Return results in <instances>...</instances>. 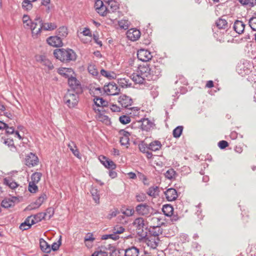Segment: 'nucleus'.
I'll return each mask as SVG.
<instances>
[{"instance_id":"nucleus-21","label":"nucleus","mask_w":256,"mask_h":256,"mask_svg":"<svg viewBox=\"0 0 256 256\" xmlns=\"http://www.w3.org/2000/svg\"><path fill=\"white\" fill-rule=\"evenodd\" d=\"M140 251L135 246H132L125 250L124 256H140Z\"/></svg>"},{"instance_id":"nucleus-26","label":"nucleus","mask_w":256,"mask_h":256,"mask_svg":"<svg viewBox=\"0 0 256 256\" xmlns=\"http://www.w3.org/2000/svg\"><path fill=\"white\" fill-rule=\"evenodd\" d=\"M109 6L108 8L109 12H114L119 8V4L115 0H110V2H106Z\"/></svg>"},{"instance_id":"nucleus-27","label":"nucleus","mask_w":256,"mask_h":256,"mask_svg":"<svg viewBox=\"0 0 256 256\" xmlns=\"http://www.w3.org/2000/svg\"><path fill=\"white\" fill-rule=\"evenodd\" d=\"M159 190L157 186H150L146 191V194L150 196L156 198L158 195Z\"/></svg>"},{"instance_id":"nucleus-42","label":"nucleus","mask_w":256,"mask_h":256,"mask_svg":"<svg viewBox=\"0 0 256 256\" xmlns=\"http://www.w3.org/2000/svg\"><path fill=\"white\" fill-rule=\"evenodd\" d=\"M22 22L24 24H25L26 26H28L30 28L31 23L37 22V21H34H34H32L30 19L29 16L26 14L24 15V16L22 17Z\"/></svg>"},{"instance_id":"nucleus-29","label":"nucleus","mask_w":256,"mask_h":256,"mask_svg":"<svg viewBox=\"0 0 256 256\" xmlns=\"http://www.w3.org/2000/svg\"><path fill=\"white\" fill-rule=\"evenodd\" d=\"M164 214L167 216H170L172 215L174 212V208L170 204H164L162 208Z\"/></svg>"},{"instance_id":"nucleus-64","label":"nucleus","mask_w":256,"mask_h":256,"mask_svg":"<svg viewBox=\"0 0 256 256\" xmlns=\"http://www.w3.org/2000/svg\"><path fill=\"white\" fill-rule=\"evenodd\" d=\"M110 108L114 112H119L120 111V108L116 104H112L110 106Z\"/></svg>"},{"instance_id":"nucleus-15","label":"nucleus","mask_w":256,"mask_h":256,"mask_svg":"<svg viewBox=\"0 0 256 256\" xmlns=\"http://www.w3.org/2000/svg\"><path fill=\"white\" fill-rule=\"evenodd\" d=\"M100 160L102 164L107 168L114 170L116 168V164L112 160L106 158V156L100 157Z\"/></svg>"},{"instance_id":"nucleus-47","label":"nucleus","mask_w":256,"mask_h":256,"mask_svg":"<svg viewBox=\"0 0 256 256\" xmlns=\"http://www.w3.org/2000/svg\"><path fill=\"white\" fill-rule=\"evenodd\" d=\"M176 174V173L174 170L172 168H170L166 172L164 175L166 178L171 180L174 178Z\"/></svg>"},{"instance_id":"nucleus-1","label":"nucleus","mask_w":256,"mask_h":256,"mask_svg":"<svg viewBox=\"0 0 256 256\" xmlns=\"http://www.w3.org/2000/svg\"><path fill=\"white\" fill-rule=\"evenodd\" d=\"M162 69L160 65L144 64L138 67L136 72L131 76V79L136 84H144L145 80H155L161 76Z\"/></svg>"},{"instance_id":"nucleus-6","label":"nucleus","mask_w":256,"mask_h":256,"mask_svg":"<svg viewBox=\"0 0 256 256\" xmlns=\"http://www.w3.org/2000/svg\"><path fill=\"white\" fill-rule=\"evenodd\" d=\"M153 123L148 118H144L132 124V127H140L142 130L149 131L153 126Z\"/></svg>"},{"instance_id":"nucleus-16","label":"nucleus","mask_w":256,"mask_h":256,"mask_svg":"<svg viewBox=\"0 0 256 256\" xmlns=\"http://www.w3.org/2000/svg\"><path fill=\"white\" fill-rule=\"evenodd\" d=\"M164 194L167 200L170 202L176 200L178 197L177 192L175 189L172 188L167 190L164 192Z\"/></svg>"},{"instance_id":"nucleus-12","label":"nucleus","mask_w":256,"mask_h":256,"mask_svg":"<svg viewBox=\"0 0 256 256\" xmlns=\"http://www.w3.org/2000/svg\"><path fill=\"white\" fill-rule=\"evenodd\" d=\"M160 225L161 223H158L156 226H154L153 230L151 232L152 236H154V244L151 245V246L154 248H155L158 246L159 241L158 236L162 233V230L160 228Z\"/></svg>"},{"instance_id":"nucleus-54","label":"nucleus","mask_w":256,"mask_h":256,"mask_svg":"<svg viewBox=\"0 0 256 256\" xmlns=\"http://www.w3.org/2000/svg\"><path fill=\"white\" fill-rule=\"evenodd\" d=\"M71 70L70 69L67 68H62L58 70V73L65 76L66 78H68L69 76L68 74V72H70Z\"/></svg>"},{"instance_id":"nucleus-60","label":"nucleus","mask_w":256,"mask_h":256,"mask_svg":"<svg viewBox=\"0 0 256 256\" xmlns=\"http://www.w3.org/2000/svg\"><path fill=\"white\" fill-rule=\"evenodd\" d=\"M228 145V142L226 140H221L218 144V146L221 149H224Z\"/></svg>"},{"instance_id":"nucleus-55","label":"nucleus","mask_w":256,"mask_h":256,"mask_svg":"<svg viewBox=\"0 0 256 256\" xmlns=\"http://www.w3.org/2000/svg\"><path fill=\"white\" fill-rule=\"evenodd\" d=\"M119 26L124 30L128 28V22L126 20H121L118 22Z\"/></svg>"},{"instance_id":"nucleus-18","label":"nucleus","mask_w":256,"mask_h":256,"mask_svg":"<svg viewBox=\"0 0 256 256\" xmlns=\"http://www.w3.org/2000/svg\"><path fill=\"white\" fill-rule=\"evenodd\" d=\"M36 60L42 65L48 67V70H52L54 68L53 64L45 56L40 55L37 57Z\"/></svg>"},{"instance_id":"nucleus-43","label":"nucleus","mask_w":256,"mask_h":256,"mask_svg":"<svg viewBox=\"0 0 256 256\" xmlns=\"http://www.w3.org/2000/svg\"><path fill=\"white\" fill-rule=\"evenodd\" d=\"M22 7L26 10H30L32 8V4L30 0H24L22 2Z\"/></svg>"},{"instance_id":"nucleus-9","label":"nucleus","mask_w":256,"mask_h":256,"mask_svg":"<svg viewBox=\"0 0 256 256\" xmlns=\"http://www.w3.org/2000/svg\"><path fill=\"white\" fill-rule=\"evenodd\" d=\"M46 199L47 196L44 192L40 195L35 202L28 206L26 209L28 210L36 209L39 208Z\"/></svg>"},{"instance_id":"nucleus-10","label":"nucleus","mask_w":256,"mask_h":256,"mask_svg":"<svg viewBox=\"0 0 256 256\" xmlns=\"http://www.w3.org/2000/svg\"><path fill=\"white\" fill-rule=\"evenodd\" d=\"M118 102L123 108H128L130 110L134 109L136 108L134 107H130L132 105L133 101L132 100L130 97L126 95L120 96L118 98Z\"/></svg>"},{"instance_id":"nucleus-59","label":"nucleus","mask_w":256,"mask_h":256,"mask_svg":"<svg viewBox=\"0 0 256 256\" xmlns=\"http://www.w3.org/2000/svg\"><path fill=\"white\" fill-rule=\"evenodd\" d=\"M129 138L122 136L120 138V144L122 146H126L129 144Z\"/></svg>"},{"instance_id":"nucleus-40","label":"nucleus","mask_w":256,"mask_h":256,"mask_svg":"<svg viewBox=\"0 0 256 256\" xmlns=\"http://www.w3.org/2000/svg\"><path fill=\"white\" fill-rule=\"evenodd\" d=\"M46 218L45 214L44 212H40L37 214H36L32 216V219H34V224L39 222H40L42 220Z\"/></svg>"},{"instance_id":"nucleus-36","label":"nucleus","mask_w":256,"mask_h":256,"mask_svg":"<svg viewBox=\"0 0 256 256\" xmlns=\"http://www.w3.org/2000/svg\"><path fill=\"white\" fill-rule=\"evenodd\" d=\"M147 219L148 222H150L153 228L154 226H156L158 223H161V224H164L163 222H161L162 219L160 218L150 216Z\"/></svg>"},{"instance_id":"nucleus-7","label":"nucleus","mask_w":256,"mask_h":256,"mask_svg":"<svg viewBox=\"0 0 256 256\" xmlns=\"http://www.w3.org/2000/svg\"><path fill=\"white\" fill-rule=\"evenodd\" d=\"M68 84L72 88V92L77 94H80L82 92V88L80 82L74 76H71L68 78Z\"/></svg>"},{"instance_id":"nucleus-11","label":"nucleus","mask_w":256,"mask_h":256,"mask_svg":"<svg viewBox=\"0 0 256 256\" xmlns=\"http://www.w3.org/2000/svg\"><path fill=\"white\" fill-rule=\"evenodd\" d=\"M137 57L139 60L146 62L151 60L152 56L149 50L145 49H140L137 52Z\"/></svg>"},{"instance_id":"nucleus-63","label":"nucleus","mask_w":256,"mask_h":256,"mask_svg":"<svg viewBox=\"0 0 256 256\" xmlns=\"http://www.w3.org/2000/svg\"><path fill=\"white\" fill-rule=\"evenodd\" d=\"M139 148L140 152L146 153V149H148V146L144 144H141L139 145Z\"/></svg>"},{"instance_id":"nucleus-53","label":"nucleus","mask_w":256,"mask_h":256,"mask_svg":"<svg viewBox=\"0 0 256 256\" xmlns=\"http://www.w3.org/2000/svg\"><path fill=\"white\" fill-rule=\"evenodd\" d=\"M248 24L252 30L256 31V17L251 18L249 20Z\"/></svg>"},{"instance_id":"nucleus-32","label":"nucleus","mask_w":256,"mask_h":256,"mask_svg":"<svg viewBox=\"0 0 256 256\" xmlns=\"http://www.w3.org/2000/svg\"><path fill=\"white\" fill-rule=\"evenodd\" d=\"M100 74L102 76H104L110 80L114 79L116 78V74L114 72H108V71L105 70L104 69H102L100 70Z\"/></svg>"},{"instance_id":"nucleus-13","label":"nucleus","mask_w":256,"mask_h":256,"mask_svg":"<svg viewBox=\"0 0 256 256\" xmlns=\"http://www.w3.org/2000/svg\"><path fill=\"white\" fill-rule=\"evenodd\" d=\"M38 158L34 154L30 152L26 158V164L28 167L34 166L38 164Z\"/></svg>"},{"instance_id":"nucleus-51","label":"nucleus","mask_w":256,"mask_h":256,"mask_svg":"<svg viewBox=\"0 0 256 256\" xmlns=\"http://www.w3.org/2000/svg\"><path fill=\"white\" fill-rule=\"evenodd\" d=\"M2 142L8 147H14V142L12 139L2 138Z\"/></svg>"},{"instance_id":"nucleus-8","label":"nucleus","mask_w":256,"mask_h":256,"mask_svg":"<svg viewBox=\"0 0 256 256\" xmlns=\"http://www.w3.org/2000/svg\"><path fill=\"white\" fill-rule=\"evenodd\" d=\"M104 90L108 95L115 96L119 94L120 90L115 83L110 82L104 86Z\"/></svg>"},{"instance_id":"nucleus-22","label":"nucleus","mask_w":256,"mask_h":256,"mask_svg":"<svg viewBox=\"0 0 256 256\" xmlns=\"http://www.w3.org/2000/svg\"><path fill=\"white\" fill-rule=\"evenodd\" d=\"M133 224L138 230L142 231L145 226L144 218L142 217L136 218L134 220Z\"/></svg>"},{"instance_id":"nucleus-48","label":"nucleus","mask_w":256,"mask_h":256,"mask_svg":"<svg viewBox=\"0 0 256 256\" xmlns=\"http://www.w3.org/2000/svg\"><path fill=\"white\" fill-rule=\"evenodd\" d=\"M36 183L30 182L28 184V190L32 193H35L38 191V188Z\"/></svg>"},{"instance_id":"nucleus-30","label":"nucleus","mask_w":256,"mask_h":256,"mask_svg":"<svg viewBox=\"0 0 256 256\" xmlns=\"http://www.w3.org/2000/svg\"><path fill=\"white\" fill-rule=\"evenodd\" d=\"M244 6L251 8L256 4V0H238Z\"/></svg>"},{"instance_id":"nucleus-34","label":"nucleus","mask_w":256,"mask_h":256,"mask_svg":"<svg viewBox=\"0 0 256 256\" xmlns=\"http://www.w3.org/2000/svg\"><path fill=\"white\" fill-rule=\"evenodd\" d=\"M216 24L220 29H226L228 28V22L224 19L219 18L216 20Z\"/></svg>"},{"instance_id":"nucleus-37","label":"nucleus","mask_w":256,"mask_h":256,"mask_svg":"<svg viewBox=\"0 0 256 256\" xmlns=\"http://www.w3.org/2000/svg\"><path fill=\"white\" fill-rule=\"evenodd\" d=\"M90 192L95 202L98 204L100 202V196L98 190L95 188H92Z\"/></svg>"},{"instance_id":"nucleus-56","label":"nucleus","mask_w":256,"mask_h":256,"mask_svg":"<svg viewBox=\"0 0 256 256\" xmlns=\"http://www.w3.org/2000/svg\"><path fill=\"white\" fill-rule=\"evenodd\" d=\"M124 228L122 226H116L114 228L113 232L114 234H120L124 232Z\"/></svg>"},{"instance_id":"nucleus-57","label":"nucleus","mask_w":256,"mask_h":256,"mask_svg":"<svg viewBox=\"0 0 256 256\" xmlns=\"http://www.w3.org/2000/svg\"><path fill=\"white\" fill-rule=\"evenodd\" d=\"M134 213V210L133 208H126L123 214L127 216H130Z\"/></svg>"},{"instance_id":"nucleus-19","label":"nucleus","mask_w":256,"mask_h":256,"mask_svg":"<svg viewBox=\"0 0 256 256\" xmlns=\"http://www.w3.org/2000/svg\"><path fill=\"white\" fill-rule=\"evenodd\" d=\"M128 37L132 41L136 40L140 36V32L136 29H130L128 32Z\"/></svg>"},{"instance_id":"nucleus-23","label":"nucleus","mask_w":256,"mask_h":256,"mask_svg":"<svg viewBox=\"0 0 256 256\" xmlns=\"http://www.w3.org/2000/svg\"><path fill=\"white\" fill-rule=\"evenodd\" d=\"M118 80V84L123 88L130 87L132 85L130 80L128 78H119Z\"/></svg>"},{"instance_id":"nucleus-33","label":"nucleus","mask_w":256,"mask_h":256,"mask_svg":"<svg viewBox=\"0 0 256 256\" xmlns=\"http://www.w3.org/2000/svg\"><path fill=\"white\" fill-rule=\"evenodd\" d=\"M68 34V30L66 26H61L57 30V36L61 37L62 40L64 38H66Z\"/></svg>"},{"instance_id":"nucleus-62","label":"nucleus","mask_w":256,"mask_h":256,"mask_svg":"<svg viewBox=\"0 0 256 256\" xmlns=\"http://www.w3.org/2000/svg\"><path fill=\"white\" fill-rule=\"evenodd\" d=\"M104 5L103 2L102 0H96L94 7L96 10H98Z\"/></svg>"},{"instance_id":"nucleus-35","label":"nucleus","mask_w":256,"mask_h":256,"mask_svg":"<svg viewBox=\"0 0 256 256\" xmlns=\"http://www.w3.org/2000/svg\"><path fill=\"white\" fill-rule=\"evenodd\" d=\"M4 183L12 189H14L18 186V184L16 182H14L12 178H5L4 179Z\"/></svg>"},{"instance_id":"nucleus-46","label":"nucleus","mask_w":256,"mask_h":256,"mask_svg":"<svg viewBox=\"0 0 256 256\" xmlns=\"http://www.w3.org/2000/svg\"><path fill=\"white\" fill-rule=\"evenodd\" d=\"M136 198L138 202H144L146 200V196L144 193H138L136 195Z\"/></svg>"},{"instance_id":"nucleus-39","label":"nucleus","mask_w":256,"mask_h":256,"mask_svg":"<svg viewBox=\"0 0 256 256\" xmlns=\"http://www.w3.org/2000/svg\"><path fill=\"white\" fill-rule=\"evenodd\" d=\"M42 176V174L40 172H36L32 174L30 182L37 184L40 180Z\"/></svg>"},{"instance_id":"nucleus-61","label":"nucleus","mask_w":256,"mask_h":256,"mask_svg":"<svg viewBox=\"0 0 256 256\" xmlns=\"http://www.w3.org/2000/svg\"><path fill=\"white\" fill-rule=\"evenodd\" d=\"M7 134H12L14 132V128L13 126H9L7 124L6 127L4 128Z\"/></svg>"},{"instance_id":"nucleus-31","label":"nucleus","mask_w":256,"mask_h":256,"mask_svg":"<svg viewBox=\"0 0 256 256\" xmlns=\"http://www.w3.org/2000/svg\"><path fill=\"white\" fill-rule=\"evenodd\" d=\"M68 146L70 148V151L72 152V154H74V156H75L76 157L78 158H80V152L77 148L76 144L74 142H72L70 144H69L68 145Z\"/></svg>"},{"instance_id":"nucleus-3","label":"nucleus","mask_w":256,"mask_h":256,"mask_svg":"<svg viewBox=\"0 0 256 256\" xmlns=\"http://www.w3.org/2000/svg\"><path fill=\"white\" fill-rule=\"evenodd\" d=\"M54 57L62 62H70L76 60V54L70 48H58L54 50Z\"/></svg>"},{"instance_id":"nucleus-58","label":"nucleus","mask_w":256,"mask_h":256,"mask_svg":"<svg viewBox=\"0 0 256 256\" xmlns=\"http://www.w3.org/2000/svg\"><path fill=\"white\" fill-rule=\"evenodd\" d=\"M94 254H96L97 256H108V252L100 250L96 251L94 252Z\"/></svg>"},{"instance_id":"nucleus-5","label":"nucleus","mask_w":256,"mask_h":256,"mask_svg":"<svg viewBox=\"0 0 256 256\" xmlns=\"http://www.w3.org/2000/svg\"><path fill=\"white\" fill-rule=\"evenodd\" d=\"M79 94L75 93L72 90H68L64 98V101L70 108L75 107L78 102Z\"/></svg>"},{"instance_id":"nucleus-52","label":"nucleus","mask_w":256,"mask_h":256,"mask_svg":"<svg viewBox=\"0 0 256 256\" xmlns=\"http://www.w3.org/2000/svg\"><path fill=\"white\" fill-rule=\"evenodd\" d=\"M62 236H60V238L57 242H54L52 245L51 250H52L54 251H56L59 249L60 246Z\"/></svg>"},{"instance_id":"nucleus-14","label":"nucleus","mask_w":256,"mask_h":256,"mask_svg":"<svg viewBox=\"0 0 256 256\" xmlns=\"http://www.w3.org/2000/svg\"><path fill=\"white\" fill-rule=\"evenodd\" d=\"M48 44L54 47H60L62 46V38L60 36H52L48 38L46 40Z\"/></svg>"},{"instance_id":"nucleus-25","label":"nucleus","mask_w":256,"mask_h":256,"mask_svg":"<svg viewBox=\"0 0 256 256\" xmlns=\"http://www.w3.org/2000/svg\"><path fill=\"white\" fill-rule=\"evenodd\" d=\"M162 144L158 140H154L150 142L148 146V149L152 151L158 150L162 147Z\"/></svg>"},{"instance_id":"nucleus-28","label":"nucleus","mask_w":256,"mask_h":256,"mask_svg":"<svg viewBox=\"0 0 256 256\" xmlns=\"http://www.w3.org/2000/svg\"><path fill=\"white\" fill-rule=\"evenodd\" d=\"M94 102L95 105L98 107H104L106 106L108 104L107 101L104 100L102 98L97 96L94 97Z\"/></svg>"},{"instance_id":"nucleus-2","label":"nucleus","mask_w":256,"mask_h":256,"mask_svg":"<svg viewBox=\"0 0 256 256\" xmlns=\"http://www.w3.org/2000/svg\"><path fill=\"white\" fill-rule=\"evenodd\" d=\"M34 21H37V22L31 23L30 25V30L33 36H37L40 34L42 30L51 31L57 28V25L54 22H44L42 18L38 15L36 16Z\"/></svg>"},{"instance_id":"nucleus-49","label":"nucleus","mask_w":256,"mask_h":256,"mask_svg":"<svg viewBox=\"0 0 256 256\" xmlns=\"http://www.w3.org/2000/svg\"><path fill=\"white\" fill-rule=\"evenodd\" d=\"M119 120L122 124H126L130 122V118L129 116L123 115L119 118Z\"/></svg>"},{"instance_id":"nucleus-17","label":"nucleus","mask_w":256,"mask_h":256,"mask_svg":"<svg viewBox=\"0 0 256 256\" xmlns=\"http://www.w3.org/2000/svg\"><path fill=\"white\" fill-rule=\"evenodd\" d=\"M32 216H28L24 222L20 224V228L22 230H27L30 228L32 225L34 224V219H32Z\"/></svg>"},{"instance_id":"nucleus-41","label":"nucleus","mask_w":256,"mask_h":256,"mask_svg":"<svg viewBox=\"0 0 256 256\" xmlns=\"http://www.w3.org/2000/svg\"><path fill=\"white\" fill-rule=\"evenodd\" d=\"M183 130L182 126H178L175 128L173 130V136L174 138H178L182 134Z\"/></svg>"},{"instance_id":"nucleus-44","label":"nucleus","mask_w":256,"mask_h":256,"mask_svg":"<svg viewBox=\"0 0 256 256\" xmlns=\"http://www.w3.org/2000/svg\"><path fill=\"white\" fill-rule=\"evenodd\" d=\"M108 8H107L106 6H104V4L98 8L97 10L98 12L102 16H106L109 12Z\"/></svg>"},{"instance_id":"nucleus-38","label":"nucleus","mask_w":256,"mask_h":256,"mask_svg":"<svg viewBox=\"0 0 256 256\" xmlns=\"http://www.w3.org/2000/svg\"><path fill=\"white\" fill-rule=\"evenodd\" d=\"M2 206L4 208H8L14 205V202L10 198H4L2 202Z\"/></svg>"},{"instance_id":"nucleus-45","label":"nucleus","mask_w":256,"mask_h":256,"mask_svg":"<svg viewBox=\"0 0 256 256\" xmlns=\"http://www.w3.org/2000/svg\"><path fill=\"white\" fill-rule=\"evenodd\" d=\"M88 71L92 76H97L98 74L96 66L94 64H90L88 68Z\"/></svg>"},{"instance_id":"nucleus-24","label":"nucleus","mask_w":256,"mask_h":256,"mask_svg":"<svg viewBox=\"0 0 256 256\" xmlns=\"http://www.w3.org/2000/svg\"><path fill=\"white\" fill-rule=\"evenodd\" d=\"M40 245L42 251L46 253H48L51 251V248L50 244L42 238L40 240Z\"/></svg>"},{"instance_id":"nucleus-20","label":"nucleus","mask_w":256,"mask_h":256,"mask_svg":"<svg viewBox=\"0 0 256 256\" xmlns=\"http://www.w3.org/2000/svg\"><path fill=\"white\" fill-rule=\"evenodd\" d=\"M233 28L236 32L241 34L244 31L245 24L242 21L236 20L234 24Z\"/></svg>"},{"instance_id":"nucleus-50","label":"nucleus","mask_w":256,"mask_h":256,"mask_svg":"<svg viewBox=\"0 0 256 256\" xmlns=\"http://www.w3.org/2000/svg\"><path fill=\"white\" fill-rule=\"evenodd\" d=\"M44 214H45V218L48 217V220H50L54 214V210L52 208H48Z\"/></svg>"},{"instance_id":"nucleus-4","label":"nucleus","mask_w":256,"mask_h":256,"mask_svg":"<svg viewBox=\"0 0 256 256\" xmlns=\"http://www.w3.org/2000/svg\"><path fill=\"white\" fill-rule=\"evenodd\" d=\"M136 212L138 214L148 218L154 214V209L148 204L142 203L136 206Z\"/></svg>"}]
</instances>
